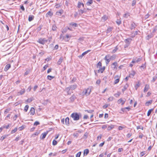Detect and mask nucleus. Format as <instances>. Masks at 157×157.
Here are the masks:
<instances>
[{"instance_id":"nucleus-22","label":"nucleus","mask_w":157,"mask_h":157,"mask_svg":"<svg viewBox=\"0 0 157 157\" xmlns=\"http://www.w3.org/2000/svg\"><path fill=\"white\" fill-rule=\"evenodd\" d=\"M34 16L33 15H30L29 16V18H28V20L29 21H32L34 18Z\"/></svg>"},{"instance_id":"nucleus-57","label":"nucleus","mask_w":157,"mask_h":157,"mask_svg":"<svg viewBox=\"0 0 157 157\" xmlns=\"http://www.w3.org/2000/svg\"><path fill=\"white\" fill-rule=\"evenodd\" d=\"M39 124H40L39 122L38 121H36L34 122V125L37 126Z\"/></svg>"},{"instance_id":"nucleus-38","label":"nucleus","mask_w":157,"mask_h":157,"mask_svg":"<svg viewBox=\"0 0 157 157\" xmlns=\"http://www.w3.org/2000/svg\"><path fill=\"white\" fill-rule=\"evenodd\" d=\"M114 98L113 97H110L108 99V100L109 101H112L114 99Z\"/></svg>"},{"instance_id":"nucleus-61","label":"nucleus","mask_w":157,"mask_h":157,"mask_svg":"<svg viewBox=\"0 0 157 157\" xmlns=\"http://www.w3.org/2000/svg\"><path fill=\"white\" fill-rule=\"evenodd\" d=\"M71 25L73 26H75V27H76L77 26V24L76 23H71Z\"/></svg>"},{"instance_id":"nucleus-52","label":"nucleus","mask_w":157,"mask_h":157,"mask_svg":"<svg viewBox=\"0 0 157 157\" xmlns=\"http://www.w3.org/2000/svg\"><path fill=\"white\" fill-rule=\"evenodd\" d=\"M57 142L55 140H54L52 142V144L53 145H56L57 144Z\"/></svg>"},{"instance_id":"nucleus-42","label":"nucleus","mask_w":157,"mask_h":157,"mask_svg":"<svg viewBox=\"0 0 157 157\" xmlns=\"http://www.w3.org/2000/svg\"><path fill=\"white\" fill-rule=\"evenodd\" d=\"M78 11L79 12V14L80 15H82L83 13H84V10H78Z\"/></svg>"},{"instance_id":"nucleus-15","label":"nucleus","mask_w":157,"mask_h":157,"mask_svg":"<svg viewBox=\"0 0 157 157\" xmlns=\"http://www.w3.org/2000/svg\"><path fill=\"white\" fill-rule=\"evenodd\" d=\"M11 67L10 64H8L6 65L5 68L4 70L5 71H7Z\"/></svg>"},{"instance_id":"nucleus-50","label":"nucleus","mask_w":157,"mask_h":157,"mask_svg":"<svg viewBox=\"0 0 157 157\" xmlns=\"http://www.w3.org/2000/svg\"><path fill=\"white\" fill-rule=\"evenodd\" d=\"M56 27L55 25H53L52 26V29L53 31H55L56 29Z\"/></svg>"},{"instance_id":"nucleus-28","label":"nucleus","mask_w":157,"mask_h":157,"mask_svg":"<svg viewBox=\"0 0 157 157\" xmlns=\"http://www.w3.org/2000/svg\"><path fill=\"white\" fill-rule=\"evenodd\" d=\"M63 61V59L61 57L59 58V60L58 61L57 63L58 65H60L62 62Z\"/></svg>"},{"instance_id":"nucleus-16","label":"nucleus","mask_w":157,"mask_h":157,"mask_svg":"<svg viewBox=\"0 0 157 157\" xmlns=\"http://www.w3.org/2000/svg\"><path fill=\"white\" fill-rule=\"evenodd\" d=\"M149 88V86L147 85V84L145 85L144 90V92L145 93L147 92V91L148 90Z\"/></svg>"},{"instance_id":"nucleus-3","label":"nucleus","mask_w":157,"mask_h":157,"mask_svg":"<svg viewBox=\"0 0 157 157\" xmlns=\"http://www.w3.org/2000/svg\"><path fill=\"white\" fill-rule=\"evenodd\" d=\"M112 57H110L109 55H107L105 56L104 59L106 60L105 63L106 64L109 63V62L111 59Z\"/></svg>"},{"instance_id":"nucleus-27","label":"nucleus","mask_w":157,"mask_h":157,"mask_svg":"<svg viewBox=\"0 0 157 157\" xmlns=\"http://www.w3.org/2000/svg\"><path fill=\"white\" fill-rule=\"evenodd\" d=\"M33 98H28L26 101V103H30L31 101H32L33 100Z\"/></svg>"},{"instance_id":"nucleus-59","label":"nucleus","mask_w":157,"mask_h":157,"mask_svg":"<svg viewBox=\"0 0 157 157\" xmlns=\"http://www.w3.org/2000/svg\"><path fill=\"white\" fill-rule=\"evenodd\" d=\"M82 95H84L86 94L87 95V91H86V90L83 91L82 93Z\"/></svg>"},{"instance_id":"nucleus-6","label":"nucleus","mask_w":157,"mask_h":157,"mask_svg":"<svg viewBox=\"0 0 157 157\" xmlns=\"http://www.w3.org/2000/svg\"><path fill=\"white\" fill-rule=\"evenodd\" d=\"M125 101L126 100H122V98H120L117 101V103L118 104H120L121 103V105H123L124 104Z\"/></svg>"},{"instance_id":"nucleus-56","label":"nucleus","mask_w":157,"mask_h":157,"mask_svg":"<svg viewBox=\"0 0 157 157\" xmlns=\"http://www.w3.org/2000/svg\"><path fill=\"white\" fill-rule=\"evenodd\" d=\"M24 128V125H22V126L19 127V130L20 131H21Z\"/></svg>"},{"instance_id":"nucleus-12","label":"nucleus","mask_w":157,"mask_h":157,"mask_svg":"<svg viewBox=\"0 0 157 157\" xmlns=\"http://www.w3.org/2000/svg\"><path fill=\"white\" fill-rule=\"evenodd\" d=\"M53 15V13L51 12L50 11H49L46 14V16L47 17H52Z\"/></svg>"},{"instance_id":"nucleus-11","label":"nucleus","mask_w":157,"mask_h":157,"mask_svg":"<svg viewBox=\"0 0 157 157\" xmlns=\"http://www.w3.org/2000/svg\"><path fill=\"white\" fill-rule=\"evenodd\" d=\"M63 12V10H61L59 11H57L56 13V14L58 16H60Z\"/></svg>"},{"instance_id":"nucleus-17","label":"nucleus","mask_w":157,"mask_h":157,"mask_svg":"<svg viewBox=\"0 0 157 157\" xmlns=\"http://www.w3.org/2000/svg\"><path fill=\"white\" fill-rule=\"evenodd\" d=\"M132 39H127L125 40V41L126 43L128 45H129L130 44Z\"/></svg>"},{"instance_id":"nucleus-24","label":"nucleus","mask_w":157,"mask_h":157,"mask_svg":"<svg viewBox=\"0 0 157 157\" xmlns=\"http://www.w3.org/2000/svg\"><path fill=\"white\" fill-rule=\"evenodd\" d=\"M153 34L151 33L150 34L148 35L147 37V40H149L150 38L153 37Z\"/></svg>"},{"instance_id":"nucleus-35","label":"nucleus","mask_w":157,"mask_h":157,"mask_svg":"<svg viewBox=\"0 0 157 157\" xmlns=\"http://www.w3.org/2000/svg\"><path fill=\"white\" fill-rule=\"evenodd\" d=\"M54 78V76H52L51 75H48L47 77V79L49 80H51Z\"/></svg>"},{"instance_id":"nucleus-8","label":"nucleus","mask_w":157,"mask_h":157,"mask_svg":"<svg viewBox=\"0 0 157 157\" xmlns=\"http://www.w3.org/2000/svg\"><path fill=\"white\" fill-rule=\"evenodd\" d=\"M114 78L115 79L116 78V80H115V81L114 82V84H117L118 83V82L119 81L120 79H119V76L118 75H116L114 77Z\"/></svg>"},{"instance_id":"nucleus-62","label":"nucleus","mask_w":157,"mask_h":157,"mask_svg":"<svg viewBox=\"0 0 157 157\" xmlns=\"http://www.w3.org/2000/svg\"><path fill=\"white\" fill-rule=\"evenodd\" d=\"M48 67V65L47 64L45 65L44 67H43V69L44 70H45Z\"/></svg>"},{"instance_id":"nucleus-9","label":"nucleus","mask_w":157,"mask_h":157,"mask_svg":"<svg viewBox=\"0 0 157 157\" xmlns=\"http://www.w3.org/2000/svg\"><path fill=\"white\" fill-rule=\"evenodd\" d=\"M30 115H33L35 113V109L33 107H31L30 111Z\"/></svg>"},{"instance_id":"nucleus-4","label":"nucleus","mask_w":157,"mask_h":157,"mask_svg":"<svg viewBox=\"0 0 157 157\" xmlns=\"http://www.w3.org/2000/svg\"><path fill=\"white\" fill-rule=\"evenodd\" d=\"M117 63L116 62H115L113 63L112 64V68L113 70H116L117 68Z\"/></svg>"},{"instance_id":"nucleus-32","label":"nucleus","mask_w":157,"mask_h":157,"mask_svg":"<svg viewBox=\"0 0 157 157\" xmlns=\"http://www.w3.org/2000/svg\"><path fill=\"white\" fill-rule=\"evenodd\" d=\"M86 91H87V96L89 95L91 92V90L88 88L87 90H86Z\"/></svg>"},{"instance_id":"nucleus-10","label":"nucleus","mask_w":157,"mask_h":157,"mask_svg":"<svg viewBox=\"0 0 157 157\" xmlns=\"http://www.w3.org/2000/svg\"><path fill=\"white\" fill-rule=\"evenodd\" d=\"M65 124L67 126H69V118L68 117H67L65 119Z\"/></svg>"},{"instance_id":"nucleus-5","label":"nucleus","mask_w":157,"mask_h":157,"mask_svg":"<svg viewBox=\"0 0 157 157\" xmlns=\"http://www.w3.org/2000/svg\"><path fill=\"white\" fill-rule=\"evenodd\" d=\"M142 60V59L140 58H136L135 59H134L132 61V63H138L139 62H140Z\"/></svg>"},{"instance_id":"nucleus-2","label":"nucleus","mask_w":157,"mask_h":157,"mask_svg":"<svg viewBox=\"0 0 157 157\" xmlns=\"http://www.w3.org/2000/svg\"><path fill=\"white\" fill-rule=\"evenodd\" d=\"M48 41V40L46 39L45 38H40L37 41V42L41 44L44 45Z\"/></svg>"},{"instance_id":"nucleus-58","label":"nucleus","mask_w":157,"mask_h":157,"mask_svg":"<svg viewBox=\"0 0 157 157\" xmlns=\"http://www.w3.org/2000/svg\"><path fill=\"white\" fill-rule=\"evenodd\" d=\"M132 135V134L131 133H128L126 135L127 137L129 138Z\"/></svg>"},{"instance_id":"nucleus-44","label":"nucleus","mask_w":157,"mask_h":157,"mask_svg":"<svg viewBox=\"0 0 157 157\" xmlns=\"http://www.w3.org/2000/svg\"><path fill=\"white\" fill-rule=\"evenodd\" d=\"M129 16V15L128 13H126L123 15V17L125 18H128V17Z\"/></svg>"},{"instance_id":"nucleus-34","label":"nucleus","mask_w":157,"mask_h":157,"mask_svg":"<svg viewBox=\"0 0 157 157\" xmlns=\"http://www.w3.org/2000/svg\"><path fill=\"white\" fill-rule=\"evenodd\" d=\"M121 94L120 92H118L117 93L114 94V95L116 98L118 97Z\"/></svg>"},{"instance_id":"nucleus-53","label":"nucleus","mask_w":157,"mask_h":157,"mask_svg":"<svg viewBox=\"0 0 157 157\" xmlns=\"http://www.w3.org/2000/svg\"><path fill=\"white\" fill-rule=\"evenodd\" d=\"M116 22L118 25H119L120 24H121V21L118 19H117V21H116Z\"/></svg>"},{"instance_id":"nucleus-1","label":"nucleus","mask_w":157,"mask_h":157,"mask_svg":"<svg viewBox=\"0 0 157 157\" xmlns=\"http://www.w3.org/2000/svg\"><path fill=\"white\" fill-rule=\"evenodd\" d=\"M81 117V116L80 113H73L71 115V117L75 121L79 120Z\"/></svg>"},{"instance_id":"nucleus-55","label":"nucleus","mask_w":157,"mask_h":157,"mask_svg":"<svg viewBox=\"0 0 157 157\" xmlns=\"http://www.w3.org/2000/svg\"><path fill=\"white\" fill-rule=\"evenodd\" d=\"M81 154V152H79L76 155V157H80Z\"/></svg>"},{"instance_id":"nucleus-30","label":"nucleus","mask_w":157,"mask_h":157,"mask_svg":"<svg viewBox=\"0 0 157 157\" xmlns=\"http://www.w3.org/2000/svg\"><path fill=\"white\" fill-rule=\"evenodd\" d=\"M102 66L101 63L100 62H99L97 65V68H100Z\"/></svg>"},{"instance_id":"nucleus-7","label":"nucleus","mask_w":157,"mask_h":157,"mask_svg":"<svg viewBox=\"0 0 157 157\" xmlns=\"http://www.w3.org/2000/svg\"><path fill=\"white\" fill-rule=\"evenodd\" d=\"M48 131H46V132H44V133H42L40 136V138L43 140L44 139L47 135L48 133Z\"/></svg>"},{"instance_id":"nucleus-19","label":"nucleus","mask_w":157,"mask_h":157,"mask_svg":"<svg viewBox=\"0 0 157 157\" xmlns=\"http://www.w3.org/2000/svg\"><path fill=\"white\" fill-rule=\"evenodd\" d=\"M25 92V90L24 89L22 90H21L20 91L18 92L17 93V95H22Z\"/></svg>"},{"instance_id":"nucleus-39","label":"nucleus","mask_w":157,"mask_h":157,"mask_svg":"<svg viewBox=\"0 0 157 157\" xmlns=\"http://www.w3.org/2000/svg\"><path fill=\"white\" fill-rule=\"evenodd\" d=\"M153 110V109H149L148 112H147V116H149V115H150L151 113V111Z\"/></svg>"},{"instance_id":"nucleus-60","label":"nucleus","mask_w":157,"mask_h":157,"mask_svg":"<svg viewBox=\"0 0 157 157\" xmlns=\"http://www.w3.org/2000/svg\"><path fill=\"white\" fill-rule=\"evenodd\" d=\"M144 154H145V152L143 151L140 153V157H142L144 155Z\"/></svg>"},{"instance_id":"nucleus-13","label":"nucleus","mask_w":157,"mask_h":157,"mask_svg":"<svg viewBox=\"0 0 157 157\" xmlns=\"http://www.w3.org/2000/svg\"><path fill=\"white\" fill-rule=\"evenodd\" d=\"M105 68V67H103L102 68H100V69L98 70V73H102L103 71H104Z\"/></svg>"},{"instance_id":"nucleus-31","label":"nucleus","mask_w":157,"mask_h":157,"mask_svg":"<svg viewBox=\"0 0 157 157\" xmlns=\"http://www.w3.org/2000/svg\"><path fill=\"white\" fill-rule=\"evenodd\" d=\"M10 109H11L10 108H8L6 109L4 111V113L5 114H7L10 111Z\"/></svg>"},{"instance_id":"nucleus-20","label":"nucleus","mask_w":157,"mask_h":157,"mask_svg":"<svg viewBox=\"0 0 157 157\" xmlns=\"http://www.w3.org/2000/svg\"><path fill=\"white\" fill-rule=\"evenodd\" d=\"M136 26V25L133 22L131 24V26L130 27V29L131 30H132V29H134L135 28Z\"/></svg>"},{"instance_id":"nucleus-63","label":"nucleus","mask_w":157,"mask_h":157,"mask_svg":"<svg viewBox=\"0 0 157 157\" xmlns=\"http://www.w3.org/2000/svg\"><path fill=\"white\" fill-rule=\"evenodd\" d=\"M108 105L107 104H106L103 106L102 108L104 109H105L108 107Z\"/></svg>"},{"instance_id":"nucleus-46","label":"nucleus","mask_w":157,"mask_h":157,"mask_svg":"<svg viewBox=\"0 0 157 157\" xmlns=\"http://www.w3.org/2000/svg\"><path fill=\"white\" fill-rule=\"evenodd\" d=\"M136 0H133V1H132V6H134L136 5Z\"/></svg>"},{"instance_id":"nucleus-26","label":"nucleus","mask_w":157,"mask_h":157,"mask_svg":"<svg viewBox=\"0 0 157 157\" xmlns=\"http://www.w3.org/2000/svg\"><path fill=\"white\" fill-rule=\"evenodd\" d=\"M128 87V85L126 84L124 86V88L122 89V91L124 92Z\"/></svg>"},{"instance_id":"nucleus-49","label":"nucleus","mask_w":157,"mask_h":157,"mask_svg":"<svg viewBox=\"0 0 157 157\" xmlns=\"http://www.w3.org/2000/svg\"><path fill=\"white\" fill-rule=\"evenodd\" d=\"M71 90L70 86L65 88V90L67 92H68Z\"/></svg>"},{"instance_id":"nucleus-29","label":"nucleus","mask_w":157,"mask_h":157,"mask_svg":"<svg viewBox=\"0 0 157 157\" xmlns=\"http://www.w3.org/2000/svg\"><path fill=\"white\" fill-rule=\"evenodd\" d=\"M89 152V150L88 149H86L84 150V155H85L86 154V155H87Z\"/></svg>"},{"instance_id":"nucleus-43","label":"nucleus","mask_w":157,"mask_h":157,"mask_svg":"<svg viewBox=\"0 0 157 157\" xmlns=\"http://www.w3.org/2000/svg\"><path fill=\"white\" fill-rule=\"evenodd\" d=\"M39 134V132H36L32 135V136L34 137L36 136H37Z\"/></svg>"},{"instance_id":"nucleus-25","label":"nucleus","mask_w":157,"mask_h":157,"mask_svg":"<svg viewBox=\"0 0 157 157\" xmlns=\"http://www.w3.org/2000/svg\"><path fill=\"white\" fill-rule=\"evenodd\" d=\"M76 98V97L75 96V95H73L70 98V99L71 100V101H72V102H73V101L75 100V99Z\"/></svg>"},{"instance_id":"nucleus-51","label":"nucleus","mask_w":157,"mask_h":157,"mask_svg":"<svg viewBox=\"0 0 157 157\" xmlns=\"http://www.w3.org/2000/svg\"><path fill=\"white\" fill-rule=\"evenodd\" d=\"M86 54V52H85L83 53L81 55L79 56V58H82Z\"/></svg>"},{"instance_id":"nucleus-54","label":"nucleus","mask_w":157,"mask_h":157,"mask_svg":"<svg viewBox=\"0 0 157 157\" xmlns=\"http://www.w3.org/2000/svg\"><path fill=\"white\" fill-rule=\"evenodd\" d=\"M3 128H6V129H8L9 127V124H8L7 125H3L2 126Z\"/></svg>"},{"instance_id":"nucleus-64","label":"nucleus","mask_w":157,"mask_h":157,"mask_svg":"<svg viewBox=\"0 0 157 157\" xmlns=\"http://www.w3.org/2000/svg\"><path fill=\"white\" fill-rule=\"evenodd\" d=\"M83 119H87L88 118V116L86 115H85L83 117Z\"/></svg>"},{"instance_id":"nucleus-47","label":"nucleus","mask_w":157,"mask_h":157,"mask_svg":"<svg viewBox=\"0 0 157 157\" xmlns=\"http://www.w3.org/2000/svg\"><path fill=\"white\" fill-rule=\"evenodd\" d=\"M136 128L137 129H141L142 130H143L144 128L143 126H137Z\"/></svg>"},{"instance_id":"nucleus-48","label":"nucleus","mask_w":157,"mask_h":157,"mask_svg":"<svg viewBox=\"0 0 157 157\" xmlns=\"http://www.w3.org/2000/svg\"><path fill=\"white\" fill-rule=\"evenodd\" d=\"M81 4H82L81 2H78L77 7L78 8H81V6H82Z\"/></svg>"},{"instance_id":"nucleus-33","label":"nucleus","mask_w":157,"mask_h":157,"mask_svg":"<svg viewBox=\"0 0 157 157\" xmlns=\"http://www.w3.org/2000/svg\"><path fill=\"white\" fill-rule=\"evenodd\" d=\"M85 112H86L88 113H92L94 111V110H85Z\"/></svg>"},{"instance_id":"nucleus-21","label":"nucleus","mask_w":157,"mask_h":157,"mask_svg":"<svg viewBox=\"0 0 157 157\" xmlns=\"http://www.w3.org/2000/svg\"><path fill=\"white\" fill-rule=\"evenodd\" d=\"M93 3L92 0H88L86 3V5L88 6H90Z\"/></svg>"},{"instance_id":"nucleus-18","label":"nucleus","mask_w":157,"mask_h":157,"mask_svg":"<svg viewBox=\"0 0 157 157\" xmlns=\"http://www.w3.org/2000/svg\"><path fill=\"white\" fill-rule=\"evenodd\" d=\"M114 126L113 125H111L110 126H108L107 128V130L108 131L111 130L112 129L114 128Z\"/></svg>"},{"instance_id":"nucleus-41","label":"nucleus","mask_w":157,"mask_h":157,"mask_svg":"<svg viewBox=\"0 0 157 157\" xmlns=\"http://www.w3.org/2000/svg\"><path fill=\"white\" fill-rule=\"evenodd\" d=\"M118 48L117 47V46H116L115 48L113 50L112 52V53H115L118 50Z\"/></svg>"},{"instance_id":"nucleus-36","label":"nucleus","mask_w":157,"mask_h":157,"mask_svg":"<svg viewBox=\"0 0 157 157\" xmlns=\"http://www.w3.org/2000/svg\"><path fill=\"white\" fill-rule=\"evenodd\" d=\"M112 28L111 27L108 28L106 31L107 33H109L112 30Z\"/></svg>"},{"instance_id":"nucleus-40","label":"nucleus","mask_w":157,"mask_h":157,"mask_svg":"<svg viewBox=\"0 0 157 157\" xmlns=\"http://www.w3.org/2000/svg\"><path fill=\"white\" fill-rule=\"evenodd\" d=\"M17 128H15L13 130H12L11 132V133L13 134L15 133L17 130Z\"/></svg>"},{"instance_id":"nucleus-23","label":"nucleus","mask_w":157,"mask_h":157,"mask_svg":"<svg viewBox=\"0 0 157 157\" xmlns=\"http://www.w3.org/2000/svg\"><path fill=\"white\" fill-rule=\"evenodd\" d=\"M152 102V100H150L146 102L145 103V105L146 106H149V105H151Z\"/></svg>"},{"instance_id":"nucleus-14","label":"nucleus","mask_w":157,"mask_h":157,"mask_svg":"<svg viewBox=\"0 0 157 157\" xmlns=\"http://www.w3.org/2000/svg\"><path fill=\"white\" fill-rule=\"evenodd\" d=\"M71 90H74L77 87V85L76 84H75L72 85L70 86Z\"/></svg>"},{"instance_id":"nucleus-37","label":"nucleus","mask_w":157,"mask_h":157,"mask_svg":"<svg viewBox=\"0 0 157 157\" xmlns=\"http://www.w3.org/2000/svg\"><path fill=\"white\" fill-rule=\"evenodd\" d=\"M8 136V135H5V136H2L0 139V140H2V141L5 138H6L7 136Z\"/></svg>"},{"instance_id":"nucleus-45","label":"nucleus","mask_w":157,"mask_h":157,"mask_svg":"<svg viewBox=\"0 0 157 157\" xmlns=\"http://www.w3.org/2000/svg\"><path fill=\"white\" fill-rule=\"evenodd\" d=\"M29 108V106L28 105H26L24 108V110L25 112H27L28 110V109Z\"/></svg>"}]
</instances>
